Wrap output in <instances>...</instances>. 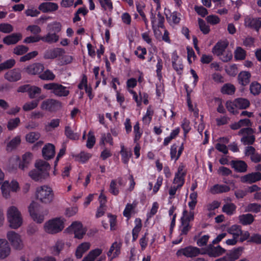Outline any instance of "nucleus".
<instances>
[{"instance_id":"44","label":"nucleus","mask_w":261,"mask_h":261,"mask_svg":"<svg viewBox=\"0 0 261 261\" xmlns=\"http://www.w3.org/2000/svg\"><path fill=\"white\" fill-rule=\"evenodd\" d=\"M40 137V134L38 132H31L27 134L25 139L27 142L33 143L38 140Z\"/></svg>"},{"instance_id":"40","label":"nucleus","mask_w":261,"mask_h":261,"mask_svg":"<svg viewBox=\"0 0 261 261\" xmlns=\"http://www.w3.org/2000/svg\"><path fill=\"white\" fill-rule=\"evenodd\" d=\"M251 93L254 95H258L261 92V85L257 82L251 83L250 85Z\"/></svg>"},{"instance_id":"50","label":"nucleus","mask_w":261,"mask_h":261,"mask_svg":"<svg viewBox=\"0 0 261 261\" xmlns=\"http://www.w3.org/2000/svg\"><path fill=\"white\" fill-rule=\"evenodd\" d=\"M20 120L18 117L10 119L7 124V127L9 130H13L17 127L20 124Z\"/></svg>"},{"instance_id":"1","label":"nucleus","mask_w":261,"mask_h":261,"mask_svg":"<svg viewBox=\"0 0 261 261\" xmlns=\"http://www.w3.org/2000/svg\"><path fill=\"white\" fill-rule=\"evenodd\" d=\"M35 169L31 170L29 175L33 179H41L49 177L50 167L47 162L42 160H37L35 163Z\"/></svg>"},{"instance_id":"38","label":"nucleus","mask_w":261,"mask_h":261,"mask_svg":"<svg viewBox=\"0 0 261 261\" xmlns=\"http://www.w3.org/2000/svg\"><path fill=\"white\" fill-rule=\"evenodd\" d=\"M39 77L45 81H53L55 78V75L49 69H46L43 73H41Z\"/></svg>"},{"instance_id":"47","label":"nucleus","mask_w":261,"mask_h":261,"mask_svg":"<svg viewBox=\"0 0 261 261\" xmlns=\"http://www.w3.org/2000/svg\"><path fill=\"white\" fill-rule=\"evenodd\" d=\"M29 50V48L24 45H17L13 49V53L17 55H22Z\"/></svg>"},{"instance_id":"17","label":"nucleus","mask_w":261,"mask_h":261,"mask_svg":"<svg viewBox=\"0 0 261 261\" xmlns=\"http://www.w3.org/2000/svg\"><path fill=\"white\" fill-rule=\"evenodd\" d=\"M65 53L64 49L61 48H55L46 51L44 55L45 59H53L58 57L62 56Z\"/></svg>"},{"instance_id":"36","label":"nucleus","mask_w":261,"mask_h":261,"mask_svg":"<svg viewBox=\"0 0 261 261\" xmlns=\"http://www.w3.org/2000/svg\"><path fill=\"white\" fill-rule=\"evenodd\" d=\"M64 247V242L62 240H58L51 248V253L56 256L59 255Z\"/></svg>"},{"instance_id":"5","label":"nucleus","mask_w":261,"mask_h":261,"mask_svg":"<svg viewBox=\"0 0 261 261\" xmlns=\"http://www.w3.org/2000/svg\"><path fill=\"white\" fill-rule=\"evenodd\" d=\"M54 194L52 189L47 186H42L36 191V198L41 202L49 203L53 199Z\"/></svg>"},{"instance_id":"12","label":"nucleus","mask_w":261,"mask_h":261,"mask_svg":"<svg viewBox=\"0 0 261 261\" xmlns=\"http://www.w3.org/2000/svg\"><path fill=\"white\" fill-rule=\"evenodd\" d=\"M7 238L10 242L11 245L16 249H20L22 246L20 236L13 231L7 233Z\"/></svg>"},{"instance_id":"31","label":"nucleus","mask_w":261,"mask_h":261,"mask_svg":"<svg viewBox=\"0 0 261 261\" xmlns=\"http://www.w3.org/2000/svg\"><path fill=\"white\" fill-rule=\"evenodd\" d=\"M33 154L30 152H27L22 156V161L20 162L19 168L24 170L28 167L29 165L32 161Z\"/></svg>"},{"instance_id":"26","label":"nucleus","mask_w":261,"mask_h":261,"mask_svg":"<svg viewBox=\"0 0 261 261\" xmlns=\"http://www.w3.org/2000/svg\"><path fill=\"white\" fill-rule=\"evenodd\" d=\"M239 223L244 226L251 224L254 221V217L251 214H242L239 216Z\"/></svg>"},{"instance_id":"63","label":"nucleus","mask_w":261,"mask_h":261,"mask_svg":"<svg viewBox=\"0 0 261 261\" xmlns=\"http://www.w3.org/2000/svg\"><path fill=\"white\" fill-rule=\"evenodd\" d=\"M194 9L197 14L202 17H205L208 14L207 9L202 6H195Z\"/></svg>"},{"instance_id":"10","label":"nucleus","mask_w":261,"mask_h":261,"mask_svg":"<svg viewBox=\"0 0 261 261\" xmlns=\"http://www.w3.org/2000/svg\"><path fill=\"white\" fill-rule=\"evenodd\" d=\"M62 107V103L56 99H48L43 101L41 105L42 110L49 112H56L59 110Z\"/></svg>"},{"instance_id":"3","label":"nucleus","mask_w":261,"mask_h":261,"mask_svg":"<svg viewBox=\"0 0 261 261\" xmlns=\"http://www.w3.org/2000/svg\"><path fill=\"white\" fill-rule=\"evenodd\" d=\"M7 218L12 228L16 229L19 227L22 223V219L20 212L17 208L12 206L9 208L7 212Z\"/></svg>"},{"instance_id":"35","label":"nucleus","mask_w":261,"mask_h":261,"mask_svg":"<svg viewBox=\"0 0 261 261\" xmlns=\"http://www.w3.org/2000/svg\"><path fill=\"white\" fill-rule=\"evenodd\" d=\"M194 212L190 211L189 213L186 210H184L182 212V216L180 219L181 222H184L190 224L191 221L194 220Z\"/></svg>"},{"instance_id":"53","label":"nucleus","mask_w":261,"mask_h":261,"mask_svg":"<svg viewBox=\"0 0 261 261\" xmlns=\"http://www.w3.org/2000/svg\"><path fill=\"white\" fill-rule=\"evenodd\" d=\"M186 174V171L184 170V166L180 165L178 168L177 172L175 173L174 179H184Z\"/></svg>"},{"instance_id":"60","label":"nucleus","mask_w":261,"mask_h":261,"mask_svg":"<svg viewBox=\"0 0 261 261\" xmlns=\"http://www.w3.org/2000/svg\"><path fill=\"white\" fill-rule=\"evenodd\" d=\"M247 208L249 212L257 213L260 211L261 205L256 203H250L248 205Z\"/></svg>"},{"instance_id":"29","label":"nucleus","mask_w":261,"mask_h":261,"mask_svg":"<svg viewBox=\"0 0 261 261\" xmlns=\"http://www.w3.org/2000/svg\"><path fill=\"white\" fill-rule=\"evenodd\" d=\"M251 77V74L248 71H242L238 76L239 83L242 86H246L250 82V79Z\"/></svg>"},{"instance_id":"45","label":"nucleus","mask_w":261,"mask_h":261,"mask_svg":"<svg viewBox=\"0 0 261 261\" xmlns=\"http://www.w3.org/2000/svg\"><path fill=\"white\" fill-rule=\"evenodd\" d=\"M236 88L233 85L226 84L224 85L221 89V92L223 94L232 95L235 92Z\"/></svg>"},{"instance_id":"24","label":"nucleus","mask_w":261,"mask_h":261,"mask_svg":"<svg viewBox=\"0 0 261 261\" xmlns=\"http://www.w3.org/2000/svg\"><path fill=\"white\" fill-rule=\"evenodd\" d=\"M230 165L237 172H245L247 171V165L243 161H231Z\"/></svg>"},{"instance_id":"33","label":"nucleus","mask_w":261,"mask_h":261,"mask_svg":"<svg viewBox=\"0 0 261 261\" xmlns=\"http://www.w3.org/2000/svg\"><path fill=\"white\" fill-rule=\"evenodd\" d=\"M227 232L232 234L233 238L238 239L242 233V227L237 224L233 225L228 229Z\"/></svg>"},{"instance_id":"54","label":"nucleus","mask_w":261,"mask_h":261,"mask_svg":"<svg viewBox=\"0 0 261 261\" xmlns=\"http://www.w3.org/2000/svg\"><path fill=\"white\" fill-rule=\"evenodd\" d=\"M41 91V89L39 87L31 86L28 92L29 97L32 99L35 98L36 94H40Z\"/></svg>"},{"instance_id":"55","label":"nucleus","mask_w":261,"mask_h":261,"mask_svg":"<svg viewBox=\"0 0 261 261\" xmlns=\"http://www.w3.org/2000/svg\"><path fill=\"white\" fill-rule=\"evenodd\" d=\"M60 120L59 119H52L47 125L45 126V129L49 132L51 131V129H54L57 127L60 124Z\"/></svg>"},{"instance_id":"64","label":"nucleus","mask_w":261,"mask_h":261,"mask_svg":"<svg viewBox=\"0 0 261 261\" xmlns=\"http://www.w3.org/2000/svg\"><path fill=\"white\" fill-rule=\"evenodd\" d=\"M248 242L254 243L257 244H261V234L254 233L250 238Z\"/></svg>"},{"instance_id":"56","label":"nucleus","mask_w":261,"mask_h":261,"mask_svg":"<svg viewBox=\"0 0 261 261\" xmlns=\"http://www.w3.org/2000/svg\"><path fill=\"white\" fill-rule=\"evenodd\" d=\"M198 21L200 31L204 34H208L210 31L209 26L206 25L204 21L201 18H199Z\"/></svg>"},{"instance_id":"61","label":"nucleus","mask_w":261,"mask_h":261,"mask_svg":"<svg viewBox=\"0 0 261 261\" xmlns=\"http://www.w3.org/2000/svg\"><path fill=\"white\" fill-rule=\"evenodd\" d=\"M37 55L38 52L37 51H33L32 52L29 53L25 55L20 57V61L25 62L27 61L30 60L35 57Z\"/></svg>"},{"instance_id":"22","label":"nucleus","mask_w":261,"mask_h":261,"mask_svg":"<svg viewBox=\"0 0 261 261\" xmlns=\"http://www.w3.org/2000/svg\"><path fill=\"white\" fill-rule=\"evenodd\" d=\"M10 253V248L8 242L5 239H0V258H6Z\"/></svg>"},{"instance_id":"62","label":"nucleus","mask_w":261,"mask_h":261,"mask_svg":"<svg viewBox=\"0 0 261 261\" xmlns=\"http://www.w3.org/2000/svg\"><path fill=\"white\" fill-rule=\"evenodd\" d=\"M153 111L151 110V107L147 108L146 114L143 118V121L146 123H149L151 120V116L153 115Z\"/></svg>"},{"instance_id":"41","label":"nucleus","mask_w":261,"mask_h":261,"mask_svg":"<svg viewBox=\"0 0 261 261\" xmlns=\"http://www.w3.org/2000/svg\"><path fill=\"white\" fill-rule=\"evenodd\" d=\"M20 143V138L19 137H16L9 142L7 146V150L11 151L13 149H15Z\"/></svg>"},{"instance_id":"15","label":"nucleus","mask_w":261,"mask_h":261,"mask_svg":"<svg viewBox=\"0 0 261 261\" xmlns=\"http://www.w3.org/2000/svg\"><path fill=\"white\" fill-rule=\"evenodd\" d=\"M22 37V35L20 33H13L5 37L3 39V42L7 45H14L20 40Z\"/></svg>"},{"instance_id":"23","label":"nucleus","mask_w":261,"mask_h":261,"mask_svg":"<svg viewBox=\"0 0 261 261\" xmlns=\"http://www.w3.org/2000/svg\"><path fill=\"white\" fill-rule=\"evenodd\" d=\"M185 180H173L172 185L169 188V199L174 197V195L177 190H180L184 184Z\"/></svg>"},{"instance_id":"4","label":"nucleus","mask_w":261,"mask_h":261,"mask_svg":"<svg viewBox=\"0 0 261 261\" xmlns=\"http://www.w3.org/2000/svg\"><path fill=\"white\" fill-rule=\"evenodd\" d=\"M64 227V222L61 218H56L49 220L45 223L44 229L50 234H56L61 231Z\"/></svg>"},{"instance_id":"46","label":"nucleus","mask_w":261,"mask_h":261,"mask_svg":"<svg viewBox=\"0 0 261 261\" xmlns=\"http://www.w3.org/2000/svg\"><path fill=\"white\" fill-rule=\"evenodd\" d=\"M39 101V100L38 99L32 101L31 102H27L23 105L22 109L24 111L32 110L38 106Z\"/></svg>"},{"instance_id":"11","label":"nucleus","mask_w":261,"mask_h":261,"mask_svg":"<svg viewBox=\"0 0 261 261\" xmlns=\"http://www.w3.org/2000/svg\"><path fill=\"white\" fill-rule=\"evenodd\" d=\"M225 249L221 246H214L213 244H209L204 249V254H207L210 257H218L225 252Z\"/></svg>"},{"instance_id":"19","label":"nucleus","mask_w":261,"mask_h":261,"mask_svg":"<svg viewBox=\"0 0 261 261\" xmlns=\"http://www.w3.org/2000/svg\"><path fill=\"white\" fill-rule=\"evenodd\" d=\"M245 25L258 31L259 29L261 27V18L246 17L245 19Z\"/></svg>"},{"instance_id":"59","label":"nucleus","mask_w":261,"mask_h":261,"mask_svg":"<svg viewBox=\"0 0 261 261\" xmlns=\"http://www.w3.org/2000/svg\"><path fill=\"white\" fill-rule=\"evenodd\" d=\"M242 179H261V173L258 172L248 174L243 177Z\"/></svg>"},{"instance_id":"25","label":"nucleus","mask_w":261,"mask_h":261,"mask_svg":"<svg viewBox=\"0 0 261 261\" xmlns=\"http://www.w3.org/2000/svg\"><path fill=\"white\" fill-rule=\"evenodd\" d=\"M122 247L121 243H118L117 242H114L109 251L107 253V255L108 256H110L112 253L113 252L112 258H115L120 254L121 252V248Z\"/></svg>"},{"instance_id":"7","label":"nucleus","mask_w":261,"mask_h":261,"mask_svg":"<svg viewBox=\"0 0 261 261\" xmlns=\"http://www.w3.org/2000/svg\"><path fill=\"white\" fill-rule=\"evenodd\" d=\"M176 254L178 256L184 255L187 257L193 258L199 254H203V252H201L199 248L190 245L178 250Z\"/></svg>"},{"instance_id":"39","label":"nucleus","mask_w":261,"mask_h":261,"mask_svg":"<svg viewBox=\"0 0 261 261\" xmlns=\"http://www.w3.org/2000/svg\"><path fill=\"white\" fill-rule=\"evenodd\" d=\"M65 135L67 138L71 140H76L79 138V135L77 133H74L69 126H66L65 127Z\"/></svg>"},{"instance_id":"20","label":"nucleus","mask_w":261,"mask_h":261,"mask_svg":"<svg viewBox=\"0 0 261 261\" xmlns=\"http://www.w3.org/2000/svg\"><path fill=\"white\" fill-rule=\"evenodd\" d=\"M38 9L44 13H47L56 11L58 9V5L55 3L44 2L39 5Z\"/></svg>"},{"instance_id":"6","label":"nucleus","mask_w":261,"mask_h":261,"mask_svg":"<svg viewBox=\"0 0 261 261\" xmlns=\"http://www.w3.org/2000/svg\"><path fill=\"white\" fill-rule=\"evenodd\" d=\"M43 88L46 90H51V92L57 96H66L69 91L66 89V87L58 83H51L44 84Z\"/></svg>"},{"instance_id":"49","label":"nucleus","mask_w":261,"mask_h":261,"mask_svg":"<svg viewBox=\"0 0 261 261\" xmlns=\"http://www.w3.org/2000/svg\"><path fill=\"white\" fill-rule=\"evenodd\" d=\"M95 143V138L93 132L90 130L88 135V139L87 141L86 146L88 148H92Z\"/></svg>"},{"instance_id":"2","label":"nucleus","mask_w":261,"mask_h":261,"mask_svg":"<svg viewBox=\"0 0 261 261\" xmlns=\"http://www.w3.org/2000/svg\"><path fill=\"white\" fill-rule=\"evenodd\" d=\"M30 216L34 221L41 223L44 219V216L48 213L47 211L44 210L38 203L33 201L29 206Z\"/></svg>"},{"instance_id":"51","label":"nucleus","mask_w":261,"mask_h":261,"mask_svg":"<svg viewBox=\"0 0 261 261\" xmlns=\"http://www.w3.org/2000/svg\"><path fill=\"white\" fill-rule=\"evenodd\" d=\"M13 31V26L7 23H2L0 24V32L5 33L9 34Z\"/></svg>"},{"instance_id":"32","label":"nucleus","mask_w":261,"mask_h":261,"mask_svg":"<svg viewBox=\"0 0 261 261\" xmlns=\"http://www.w3.org/2000/svg\"><path fill=\"white\" fill-rule=\"evenodd\" d=\"M20 158L17 156H13L10 158L7 166L9 171H12L17 169L18 165L19 166Z\"/></svg>"},{"instance_id":"16","label":"nucleus","mask_w":261,"mask_h":261,"mask_svg":"<svg viewBox=\"0 0 261 261\" xmlns=\"http://www.w3.org/2000/svg\"><path fill=\"white\" fill-rule=\"evenodd\" d=\"M42 153L43 157L46 160L53 158L55 154V146L50 143L45 145L42 148Z\"/></svg>"},{"instance_id":"8","label":"nucleus","mask_w":261,"mask_h":261,"mask_svg":"<svg viewBox=\"0 0 261 261\" xmlns=\"http://www.w3.org/2000/svg\"><path fill=\"white\" fill-rule=\"evenodd\" d=\"M1 189L3 196L8 198L10 197V192H16L19 189V184L17 180H11V183H9V180H5Z\"/></svg>"},{"instance_id":"30","label":"nucleus","mask_w":261,"mask_h":261,"mask_svg":"<svg viewBox=\"0 0 261 261\" xmlns=\"http://www.w3.org/2000/svg\"><path fill=\"white\" fill-rule=\"evenodd\" d=\"M135 226L132 230V241H135L138 237V234L142 227V221L140 218H136L135 220Z\"/></svg>"},{"instance_id":"14","label":"nucleus","mask_w":261,"mask_h":261,"mask_svg":"<svg viewBox=\"0 0 261 261\" xmlns=\"http://www.w3.org/2000/svg\"><path fill=\"white\" fill-rule=\"evenodd\" d=\"M4 77L10 82L18 81L21 78L20 71L16 68L10 70L5 74Z\"/></svg>"},{"instance_id":"13","label":"nucleus","mask_w":261,"mask_h":261,"mask_svg":"<svg viewBox=\"0 0 261 261\" xmlns=\"http://www.w3.org/2000/svg\"><path fill=\"white\" fill-rule=\"evenodd\" d=\"M44 69V65L40 63L32 64L24 69L25 72L29 74H39V75L42 72Z\"/></svg>"},{"instance_id":"27","label":"nucleus","mask_w":261,"mask_h":261,"mask_svg":"<svg viewBox=\"0 0 261 261\" xmlns=\"http://www.w3.org/2000/svg\"><path fill=\"white\" fill-rule=\"evenodd\" d=\"M230 190V188L226 185L216 184L211 188L210 192L213 194H217L227 192Z\"/></svg>"},{"instance_id":"37","label":"nucleus","mask_w":261,"mask_h":261,"mask_svg":"<svg viewBox=\"0 0 261 261\" xmlns=\"http://www.w3.org/2000/svg\"><path fill=\"white\" fill-rule=\"evenodd\" d=\"M61 24L60 22L57 21L48 24L47 26V31L55 33V34H57L58 33H59L61 30Z\"/></svg>"},{"instance_id":"48","label":"nucleus","mask_w":261,"mask_h":261,"mask_svg":"<svg viewBox=\"0 0 261 261\" xmlns=\"http://www.w3.org/2000/svg\"><path fill=\"white\" fill-rule=\"evenodd\" d=\"M255 136L250 135L243 137L241 139V141L243 143L244 145H252L255 141Z\"/></svg>"},{"instance_id":"43","label":"nucleus","mask_w":261,"mask_h":261,"mask_svg":"<svg viewBox=\"0 0 261 261\" xmlns=\"http://www.w3.org/2000/svg\"><path fill=\"white\" fill-rule=\"evenodd\" d=\"M234 54V58L237 60H243L245 59L246 51L241 47H237Z\"/></svg>"},{"instance_id":"57","label":"nucleus","mask_w":261,"mask_h":261,"mask_svg":"<svg viewBox=\"0 0 261 261\" xmlns=\"http://www.w3.org/2000/svg\"><path fill=\"white\" fill-rule=\"evenodd\" d=\"M15 60L13 59L7 60L1 64L3 70L9 69L12 68L15 64Z\"/></svg>"},{"instance_id":"58","label":"nucleus","mask_w":261,"mask_h":261,"mask_svg":"<svg viewBox=\"0 0 261 261\" xmlns=\"http://www.w3.org/2000/svg\"><path fill=\"white\" fill-rule=\"evenodd\" d=\"M191 228L192 225L190 224L181 222V225L180 226V235H187Z\"/></svg>"},{"instance_id":"18","label":"nucleus","mask_w":261,"mask_h":261,"mask_svg":"<svg viewBox=\"0 0 261 261\" xmlns=\"http://www.w3.org/2000/svg\"><path fill=\"white\" fill-rule=\"evenodd\" d=\"M228 45V42L227 41H218L213 48L212 52L217 56H222Z\"/></svg>"},{"instance_id":"34","label":"nucleus","mask_w":261,"mask_h":261,"mask_svg":"<svg viewBox=\"0 0 261 261\" xmlns=\"http://www.w3.org/2000/svg\"><path fill=\"white\" fill-rule=\"evenodd\" d=\"M250 106L249 101L245 98H239L234 100V106L240 109H245Z\"/></svg>"},{"instance_id":"52","label":"nucleus","mask_w":261,"mask_h":261,"mask_svg":"<svg viewBox=\"0 0 261 261\" xmlns=\"http://www.w3.org/2000/svg\"><path fill=\"white\" fill-rule=\"evenodd\" d=\"M110 192L115 195L116 196L119 194V191L118 188V185L117 183V180H112L109 189Z\"/></svg>"},{"instance_id":"42","label":"nucleus","mask_w":261,"mask_h":261,"mask_svg":"<svg viewBox=\"0 0 261 261\" xmlns=\"http://www.w3.org/2000/svg\"><path fill=\"white\" fill-rule=\"evenodd\" d=\"M236 210V206L232 203L225 204L222 207L223 212L228 215H231Z\"/></svg>"},{"instance_id":"9","label":"nucleus","mask_w":261,"mask_h":261,"mask_svg":"<svg viewBox=\"0 0 261 261\" xmlns=\"http://www.w3.org/2000/svg\"><path fill=\"white\" fill-rule=\"evenodd\" d=\"M66 230L70 233L73 232L74 237L78 239H81L86 233V230L83 228L82 224L81 222L75 221L72 223Z\"/></svg>"},{"instance_id":"21","label":"nucleus","mask_w":261,"mask_h":261,"mask_svg":"<svg viewBox=\"0 0 261 261\" xmlns=\"http://www.w3.org/2000/svg\"><path fill=\"white\" fill-rule=\"evenodd\" d=\"M243 250V247H239L238 248H234L225 255L227 260L228 261H235L238 259L241 255Z\"/></svg>"},{"instance_id":"28","label":"nucleus","mask_w":261,"mask_h":261,"mask_svg":"<svg viewBox=\"0 0 261 261\" xmlns=\"http://www.w3.org/2000/svg\"><path fill=\"white\" fill-rule=\"evenodd\" d=\"M41 40L47 43L48 44H52L58 41L59 39V36L55 33L48 32V33L44 36L41 37Z\"/></svg>"}]
</instances>
